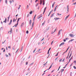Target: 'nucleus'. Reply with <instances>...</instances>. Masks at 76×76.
<instances>
[{
	"label": "nucleus",
	"instance_id": "f257e3e1",
	"mask_svg": "<svg viewBox=\"0 0 76 76\" xmlns=\"http://www.w3.org/2000/svg\"><path fill=\"white\" fill-rule=\"evenodd\" d=\"M70 37H75V35L72 34H70L69 35Z\"/></svg>",
	"mask_w": 76,
	"mask_h": 76
},
{
	"label": "nucleus",
	"instance_id": "f03ea898",
	"mask_svg": "<svg viewBox=\"0 0 76 76\" xmlns=\"http://www.w3.org/2000/svg\"><path fill=\"white\" fill-rule=\"evenodd\" d=\"M12 28H11L10 31L8 32V33L9 34L10 32V34H11V33H12Z\"/></svg>",
	"mask_w": 76,
	"mask_h": 76
},
{
	"label": "nucleus",
	"instance_id": "7ed1b4c3",
	"mask_svg": "<svg viewBox=\"0 0 76 76\" xmlns=\"http://www.w3.org/2000/svg\"><path fill=\"white\" fill-rule=\"evenodd\" d=\"M12 20L11 19L10 20V23H9L8 24L9 25H11V24H12Z\"/></svg>",
	"mask_w": 76,
	"mask_h": 76
},
{
	"label": "nucleus",
	"instance_id": "20e7f679",
	"mask_svg": "<svg viewBox=\"0 0 76 76\" xmlns=\"http://www.w3.org/2000/svg\"><path fill=\"white\" fill-rule=\"evenodd\" d=\"M12 20L11 19L10 20V23H9L8 24L9 25H11V24H12Z\"/></svg>",
	"mask_w": 76,
	"mask_h": 76
},
{
	"label": "nucleus",
	"instance_id": "39448f33",
	"mask_svg": "<svg viewBox=\"0 0 76 76\" xmlns=\"http://www.w3.org/2000/svg\"><path fill=\"white\" fill-rule=\"evenodd\" d=\"M67 12H66V13H68V12H69V10H68L69 9V5L67 6Z\"/></svg>",
	"mask_w": 76,
	"mask_h": 76
},
{
	"label": "nucleus",
	"instance_id": "423d86ee",
	"mask_svg": "<svg viewBox=\"0 0 76 76\" xmlns=\"http://www.w3.org/2000/svg\"><path fill=\"white\" fill-rule=\"evenodd\" d=\"M54 19L55 20H57L58 19H60V18H54Z\"/></svg>",
	"mask_w": 76,
	"mask_h": 76
},
{
	"label": "nucleus",
	"instance_id": "0eeeda50",
	"mask_svg": "<svg viewBox=\"0 0 76 76\" xmlns=\"http://www.w3.org/2000/svg\"><path fill=\"white\" fill-rule=\"evenodd\" d=\"M64 44V42H63V43H62L61 44L59 45V47H60V46L61 45H63Z\"/></svg>",
	"mask_w": 76,
	"mask_h": 76
},
{
	"label": "nucleus",
	"instance_id": "6e6552de",
	"mask_svg": "<svg viewBox=\"0 0 76 76\" xmlns=\"http://www.w3.org/2000/svg\"><path fill=\"white\" fill-rule=\"evenodd\" d=\"M46 9H47V7H45L44 10V11L43 13V15L44 14V13H45V10H46Z\"/></svg>",
	"mask_w": 76,
	"mask_h": 76
},
{
	"label": "nucleus",
	"instance_id": "1a4fd4ad",
	"mask_svg": "<svg viewBox=\"0 0 76 76\" xmlns=\"http://www.w3.org/2000/svg\"><path fill=\"white\" fill-rule=\"evenodd\" d=\"M7 22V19L6 18L5 19V21H4L3 22L4 23V22L5 23H6Z\"/></svg>",
	"mask_w": 76,
	"mask_h": 76
},
{
	"label": "nucleus",
	"instance_id": "9d476101",
	"mask_svg": "<svg viewBox=\"0 0 76 76\" xmlns=\"http://www.w3.org/2000/svg\"><path fill=\"white\" fill-rule=\"evenodd\" d=\"M56 3V2H54L53 3V4H52V7L53 8V7H54V4H55Z\"/></svg>",
	"mask_w": 76,
	"mask_h": 76
},
{
	"label": "nucleus",
	"instance_id": "9b49d317",
	"mask_svg": "<svg viewBox=\"0 0 76 76\" xmlns=\"http://www.w3.org/2000/svg\"><path fill=\"white\" fill-rule=\"evenodd\" d=\"M54 13H53L52 15L51 16H50V18H52L53 17V16H54Z\"/></svg>",
	"mask_w": 76,
	"mask_h": 76
},
{
	"label": "nucleus",
	"instance_id": "f8f14e48",
	"mask_svg": "<svg viewBox=\"0 0 76 76\" xmlns=\"http://www.w3.org/2000/svg\"><path fill=\"white\" fill-rule=\"evenodd\" d=\"M31 23H32V20H30V21L29 22V24H30V25H31Z\"/></svg>",
	"mask_w": 76,
	"mask_h": 76
},
{
	"label": "nucleus",
	"instance_id": "ddd939ff",
	"mask_svg": "<svg viewBox=\"0 0 76 76\" xmlns=\"http://www.w3.org/2000/svg\"><path fill=\"white\" fill-rule=\"evenodd\" d=\"M60 31H59V32H58V36H59V35H60Z\"/></svg>",
	"mask_w": 76,
	"mask_h": 76
},
{
	"label": "nucleus",
	"instance_id": "4468645a",
	"mask_svg": "<svg viewBox=\"0 0 76 76\" xmlns=\"http://www.w3.org/2000/svg\"><path fill=\"white\" fill-rule=\"evenodd\" d=\"M18 23H17V24H15L14 26H15V27H17V26H18Z\"/></svg>",
	"mask_w": 76,
	"mask_h": 76
},
{
	"label": "nucleus",
	"instance_id": "2eb2a0df",
	"mask_svg": "<svg viewBox=\"0 0 76 76\" xmlns=\"http://www.w3.org/2000/svg\"><path fill=\"white\" fill-rule=\"evenodd\" d=\"M50 28V27H48L46 29V31H48Z\"/></svg>",
	"mask_w": 76,
	"mask_h": 76
},
{
	"label": "nucleus",
	"instance_id": "dca6fc26",
	"mask_svg": "<svg viewBox=\"0 0 76 76\" xmlns=\"http://www.w3.org/2000/svg\"><path fill=\"white\" fill-rule=\"evenodd\" d=\"M42 1L43 3V5L44 6V4H45V1H44V0H43Z\"/></svg>",
	"mask_w": 76,
	"mask_h": 76
},
{
	"label": "nucleus",
	"instance_id": "f3484780",
	"mask_svg": "<svg viewBox=\"0 0 76 76\" xmlns=\"http://www.w3.org/2000/svg\"><path fill=\"white\" fill-rule=\"evenodd\" d=\"M36 17V14L35 15L34 17V18H33V21H34V20H35V17Z\"/></svg>",
	"mask_w": 76,
	"mask_h": 76
},
{
	"label": "nucleus",
	"instance_id": "a211bd4d",
	"mask_svg": "<svg viewBox=\"0 0 76 76\" xmlns=\"http://www.w3.org/2000/svg\"><path fill=\"white\" fill-rule=\"evenodd\" d=\"M57 6L58 5H57L55 7L54 12H56V9H57Z\"/></svg>",
	"mask_w": 76,
	"mask_h": 76
},
{
	"label": "nucleus",
	"instance_id": "6ab92c4d",
	"mask_svg": "<svg viewBox=\"0 0 76 76\" xmlns=\"http://www.w3.org/2000/svg\"><path fill=\"white\" fill-rule=\"evenodd\" d=\"M34 21L32 23V28L33 27V26H34Z\"/></svg>",
	"mask_w": 76,
	"mask_h": 76
},
{
	"label": "nucleus",
	"instance_id": "aec40b11",
	"mask_svg": "<svg viewBox=\"0 0 76 76\" xmlns=\"http://www.w3.org/2000/svg\"><path fill=\"white\" fill-rule=\"evenodd\" d=\"M24 23H23L21 25V26H23V25H24Z\"/></svg>",
	"mask_w": 76,
	"mask_h": 76
},
{
	"label": "nucleus",
	"instance_id": "412c9836",
	"mask_svg": "<svg viewBox=\"0 0 76 76\" xmlns=\"http://www.w3.org/2000/svg\"><path fill=\"white\" fill-rule=\"evenodd\" d=\"M69 34H66V38H68V37H69Z\"/></svg>",
	"mask_w": 76,
	"mask_h": 76
},
{
	"label": "nucleus",
	"instance_id": "4be33fe9",
	"mask_svg": "<svg viewBox=\"0 0 76 76\" xmlns=\"http://www.w3.org/2000/svg\"><path fill=\"white\" fill-rule=\"evenodd\" d=\"M51 67H52V65H51L50 66V67L48 69V70H50V69H51Z\"/></svg>",
	"mask_w": 76,
	"mask_h": 76
},
{
	"label": "nucleus",
	"instance_id": "5701e85b",
	"mask_svg": "<svg viewBox=\"0 0 76 76\" xmlns=\"http://www.w3.org/2000/svg\"><path fill=\"white\" fill-rule=\"evenodd\" d=\"M69 15H68L67 16L66 18H65V19L66 20L67 19V18H68L69 17Z\"/></svg>",
	"mask_w": 76,
	"mask_h": 76
},
{
	"label": "nucleus",
	"instance_id": "b1692460",
	"mask_svg": "<svg viewBox=\"0 0 76 76\" xmlns=\"http://www.w3.org/2000/svg\"><path fill=\"white\" fill-rule=\"evenodd\" d=\"M23 46H22L21 49V51L20 52H22V50H23Z\"/></svg>",
	"mask_w": 76,
	"mask_h": 76
},
{
	"label": "nucleus",
	"instance_id": "393cba45",
	"mask_svg": "<svg viewBox=\"0 0 76 76\" xmlns=\"http://www.w3.org/2000/svg\"><path fill=\"white\" fill-rule=\"evenodd\" d=\"M64 70V69H62L61 70V73H62V72H63Z\"/></svg>",
	"mask_w": 76,
	"mask_h": 76
},
{
	"label": "nucleus",
	"instance_id": "a878e982",
	"mask_svg": "<svg viewBox=\"0 0 76 76\" xmlns=\"http://www.w3.org/2000/svg\"><path fill=\"white\" fill-rule=\"evenodd\" d=\"M40 4H42V0H41L40 1Z\"/></svg>",
	"mask_w": 76,
	"mask_h": 76
},
{
	"label": "nucleus",
	"instance_id": "bb28decb",
	"mask_svg": "<svg viewBox=\"0 0 76 76\" xmlns=\"http://www.w3.org/2000/svg\"><path fill=\"white\" fill-rule=\"evenodd\" d=\"M32 11H31L30 12H29V14H30V15H31V14H32Z\"/></svg>",
	"mask_w": 76,
	"mask_h": 76
},
{
	"label": "nucleus",
	"instance_id": "cd10ccee",
	"mask_svg": "<svg viewBox=\"0 0 76 76\" xmlns=\"http://www.w3.org/2000/svg\"><path fill=\"white\" fill-rule=\"evenodd\" d=\"M25 58H23V60L22 61V62H23L24 61V60H25Z\"/></svg>",
	"mask_w": 76,
	"mask_h": 76
},
{
	"label": "nucleus",
	"instance_id": "c85d7f7f",
	"mask_svg": "<svg viewBox=\"0 0 76 76\" xmlns=\"http://www.w3.org/2000/svg\"><path fill=\"white\" fill-rule=\"evenodd\" d=\"M72 59V57H71V58L69 59V62L68 63H69V62H70V60H71V59Z\"/></svg>",
	"mask_w": 76,
	"mask_h": 76
},
{
	"label": "nucleus",
	"instance_id": "c756f323",
	"mask_svg": "<svg viewBox=\"0 0 76 76\" xmlns=\"http://www.w3.org/2000/svg\"><path fill=\"white\" fill-rule=\"evenodd\" d=\"M9 2L10 3V4H11V3H12V1L11 0H10L9 1Z\"/></svg>",
	"mask_w": 76,
	"mask_h": 76
},
{
	"label": "nucleus",
	"instance_id": "7c9ffc66",
	"mask_svg": "<svg viewBox=\"0 0 76 76\" xmlns=\"http://www.w3.org/2000/svg\"><path fill=\"white\" fill-rule=\"evenodd\" d=\"M5 3L6 4H7V0H5Z\"/></svg>",
	"mask_w": 76,
	"mask_h": 76
},
{
	"label": "nucleus",
	"instance_id": "2f4dec72",
	"mask_svg": "<svg viewBox=\"0 0 76 76\" xmlns=\"http://www.w3.org/2000/svg\"><path fill=\"white\" fill-rule=\"evenodd\" d=\"M57 15H58V16H60V15H61V14H59V13H58L57 14Z\"/></svg>",
	"mask_w": 76,
	"mask_h": 76
},
{
	"label": "nucleus",
	"instance_id": "473e14b6",
	"mask_svg": "<svg viewBox=\"0 0 76 76\" xmlns=\"http://www.w3.org/2000/svg\"><path fill=\"white\" fill-rule=\"evenodd\" d=\"M74 39H72L70 40V41L72 42V41H74Z\"/></svg>",
	"mask_w": 76,
	"mask_h": 76
},
{
	"label": "nucleus",
	"instance_id": "72a5a7b5",
	"mask_svg": "<svg viewBox=\"0 0 76 76\" xmlns=\"http://www.w3.org/2000/svg\"><path fill=\"white\" fill-rule=\"evenodd\" d=\"M28 33H29V31H28L27 30L26 31V33L28 34Z\"/></svg>",
	"mask_w": 76,
	"mask_h": 76
},
{
	"label": "nucleus",
	"instance_id": "f704fd0d",
	"mask_svg": "<svg viewBox=\"0 0 76 76\" xmlns=\"http://www.w3.org/2000/svg\"><path fill=\"white\" fill-rule=\"evenodd\" d=\"M73 68H74V69H76V66H73Z\"/></svg>",
	"mask_w": 76,
	"mask_h": 76
},
{
	"label": "nucleus",
	"instance_id": "c9c22d12",
	"mask_svg": "<svg viewBox=\"0 0 76 76\" xmlns=\"http://www.w3.org/2000/svg\"><path fill=\"white\" fill-rule=\"evenodd\" d=\"M38 6V3H37V4L36 5V7H37Z\"/></svg>",
	"mask_w": 76,
	"mask_h": 76
},
{
	"label": "nucleus",
	"instance_id": "e433bc0d",
	"mask_svg": "<svg viewBox=\"0 0 76 76\" xmlns=\"http://www.w3.org/2000/svg\"><path fill=\"white\" fill-rule=\"evenodd\" d=\"M57 29V28H56V29L54 31L53 33L54 32H56V30Z\"/></svg>",
	"mask_w": 76,
	"mask_h": 76
},
{
	"label": "nucleus",
	"instance_id": "4c0bfd02",
	"mask_svg": "<svg viewBox=\"0 0 76 76\" xmlns=\"http://www.w3.org/2000/svg\"><path fill=\"white\" fill-rule=\"evenodd\" d=\"M5 56H6V57H9V55H7V54H6Z\"/></svg>",
	"mask_w": 76,
	"mask_h": 76
},
{
	"label": "nucleus",
	"instance_id": "58836bf2",
	"mask_svg": "<svg viewBox=\"0 0 76 76\" xmlns=\"http://www.w3.org/2000/svg\"><path fill=\"white\" fill-rule=\"evenodd\" d=\"M44 24H45V23H42V26H43L44 25Z\"/></svg>",
	"mask_w": 76,
	"mask_h": 76
},
{
	"label": "nucleus",
	"instance_id": "ea45409f",
	"mask_svg": "<svg viewBox=\"0 0 76 76\" xmlns=\"http://www.w3.org/2000/svg\"><path fill=\"white\" fill-rule=\"evenodd\" d=\"M42 14H41L39 16L40 17H41V18H42Z\"/></svg>",
	"mask_w": 76,
	"mask_h": 76
},
{
	"label": "nucleus",
	"instance_id": "a19ab883",
	"mask_svg": "<svg viewBox=\"0 0 76 76\" xmlns=\"http://www.w3.org/2000/svg\"><path fill=\"white\" fill-rule=\"evenodd\" d=\"M40 50H41V49H39V50H38L37 52H39V51H40Z\"/></svg>",
	"mask_w": 76,
	"mask_h": 76
},
{
	"label": "nucleus",
	"instance_id": "79ce46f5",
	"mask_svg": "<svg viewBox=\"0 0 76 76\" xmlns=\"http://www.w3.org/2000/svg\"><path fill=\"white\" fill-rule=\"evenodd\" d=\"M10 15L9 16V17H7L8 19H9V18H10Z\"/></svg>",
	"mask_w": 76,
	"mask_h": 76
},
{
	"label": "nucleus",
	"instance_id": "37998d69",
	"mask_svg": "<svg viewBox=\"0 0 76 76\" xmlns=\"http://www.w3.org/2000/svg\"><path fill=\"white\" fill-rule=\"evenodd\" d=\"M67 50H66V51L65 52H64V54H65V53H66L67 52Z\"/></svg>",
	"mask_w": 76,
	"mask_h": 76
},
{
	"label": "nucleus",
	"instance_id": "c03bdc74",
	"mask_svg": "<svg viewBox=\"0 0 76 76\" xmlns=\"http://www.w3.org/2000/svg\"><path fill=\"white\" fill-rule=\"evenodd\" d=\"M66 39H64V42H66Z\"/></svg>",
	"mask_w": 76,
	"mask_h": 76
},
{
	"label": "nucleus",
	"instance_id": "a18cd8bd",
	"mask_svg": "<svg viewBox=\"0 0 76 76\" xmlns=\"http://www.w3.org/2000/svg\"><path fill=\"white\" fill-rule=\"evenodd\" d=\"M71 56H72V52H71V53L70 54V55L69 56V57H71Z\"/></svg>",
	"mask_w": 76,
	"mask_h": 76
},
{
	"label": "nucleus",
	"instance_id": "49530a36",
	"mask_svg": "<svg viewBox=\"0 0 76 76\" xmlns=\"http://www.w3.org/2000/svg\"><path fill=\"white\" fill-rule=\"evenodd\" d=\"M34 64V63H32L30 65H29V66H31V65H32Z\"/></svg>",
	"mask_w": 76,
	"mask_h": 76
},
{
	"label": "nucleus",
	"instance_id": "de8ad7c7",
	"mask_svg": "<svg viewBox=\"0 0 76 76\" xmlns=\"http://www.w3.org/2000/svg\"><path fill=\"white\" fill-rule=\"evenodd\" d=\"M19 21V19H18V20H17V23H18V22Z\"/></svg>",
	"mask_w": 76,
	"mask_h": 76
},
{
	"label": "nucleus",
	"instance_id": "09e8293b",
	"mask_svg": "<svg viewBox=\"0 0 76 76\" xmlns=\"http://www.w3.org/2000/svg\"><path fill=\"white\" fill-rule=\"evenodd\" d=\"M53 42H54V41H52L51 43V45H52L53 44Z\"/></svg>",
	"mask_w": 76,
	"mask_h": 76
},
{
	"label": "nucleus",
	"instance_id": "8fccbe9b",
	"mask_svg": "<svg viewBox=\"0 0 76 76\" xmlns=\"http://www.w3.org/2000/svg\"><path fill=\"white\" fill-rule=\"evenodd\" d=\"M61 61H62V59H61L60 60H59V62H61Z\"/></svg>",
	"mask_w": 76,
	"mask_h": 76
},
{
	"label": "nucleus",
	"instance_id": "3c124183",
	"mask_svg": "<svg viewBox=\"0 0 76 76\" xmlns=\"http://www.w3.org/2000/svg\"><path fill=\"white\" fill-rule=\"evenodd\" d=\"M44 38H43L41 40V41H43L44 40Z\"/></svg>",
	"mask_w": 76,
	"mask_h": 76
},
{
	"label": "nucleus",
	"instance_id": "603ef678",
	"mask_svg": "<svg viewBox=\"0 0 76 76\" xmlns=\"http://www.w3.org/2000/svg\"><path fill=\"white\" fill-rule=\"evenodd\" d=\"M28 16H29V14H28L27 16V18H28Z\"/></svg>",
	"mask_w": 76,
	"mask_h": 76
},
{
	"label": "nucleus",
	"instance_id": "864d4df0",
	"mask_svg": "<svg viewBox=\"0 0 76 76\" xmlns=\"http://www.w3.org/2000/svg\"><path fill=\"white\" fill-rule=\"evenodd\" d=\"M5 52V49H4V50L3 51V53H4Z\"/></svg>",
	"mask_w": 76,
	"mask_h": 76
},
{
	"label": "nucleus",
	"instance_id": "5fc2aeb1",
	"mask_svg": "<svg viewBox=\"0 0 76 76\" xmlns=\"http://www.w3.org/2000/svg\"><path fill=\"white\" fill-rule=\"evenodd\" d=\"M28 7H29V6L28 5H27V9L28 8Z\"/></svg>",
	"mask_w": 76,
	"mask_h": 76
},
{
	"label": "nucleus",
	"instance_id": "6e6d98bb",
	"mask_svg": "<svg viewBox=\"0 0 76 76\" xmlns=\"http://www.w3.org/2000/svg\"><path fill=\"white\" fill-rule=\"evenodd\" d=\"M72 72H71L70 73V75L72 76Z\"/></svg>",
	"mask_w": 76,
	"mask_h": 76
},
{
	"label": "nucleus",
	"instance_id": "4d7b16f0",
	"mask_svg": "<svg viewBox=\"0 0 76 76\" xmlns=\"http://www.w3.org/2000/svg\"><path fill=\"white\" fill-rule=\"evenodd\" d=\"M69 48H70V47H69L67 49V51H68V50H69Z\"/></svg>",
	"mask_w": 76,
	"mask_h": 76
},
{
	"label": "nucleus",
	"instance_id": "13d9d810",
	"mask_svg": "<svg viewBox=\"0 0 76 76\" xmlns=\"http://www.w3.org/2000/svg\"><path fill=\"white\" fill-rule=\"evenodd\" d=\"M58 57L57 58H56V59H55V60L56 61L57 60V58H58Z\"/></svg>",
	"mask_w": 76,
	"mask_h": 76
},
{
	"label": "nucleus",
	"instance_id": "bf43d9fd",
	"mask_svg": "<svg viewBox=\"0 0 76 76\" xmlns=\"http://www.w3.org/2000/svg\"><path fill=\"white\" fill-rule=\"evenodd\" d=\"M46 65V63H45L43 64V66H45Z\"/></svg>",
	"mask_w": 76,
	"mask_h": 76
},
{
	"label": "nucleus",
	"instance_id": "052dcab7",
	"mask_svg": "<svg viewBox=\"0 0 76 76\" xmlns=\"http://www.w3.org/2000/svg\"><path fill=\"white\" fill-rule=\"evenodd\" d=\"M73 4H74L75 5V4H76V2L74 3L73 4H72V5H73Z\"/></svg>",
	"mask_w": 76,
	"mask_h": 76
},
{
	"label": "nucleus",
	"instance_id": "680f3d73",
	"mask_svg": "<svg viewBox=\"0 0 76 76\" xmlns=\"http://www.w3.org/2000/svg\"><path fill=\"white\" fill-rule=\"evenodd\" d=\"M41 18V17H38V19H40V18Z\"/></svg>",
	"mask_w": 76,
	"mask_h": 76
},
{
	"label": "nucleus",
	"instance_id": "e2e57ef3",
	"mask_svg": "<svg viewBox=\"0 0 76 76\" xmlns=\"http://www.w3.org/2000/svg\"><path fill=\"white\" fill-rule=\"evenodd\" d=\"M26 65H28V62H26Z\"/></svg>",
	"mask_w": 76,
	"mask_h": 76
},
{
	"label": "nucleus",
	"instance_id": "0e129e2a",
	"mask_svg": "<svg viewBox=\"0 0 76 76\" xmlns=\"http://www.w3.org/2000/svg\"><path fill=\"white\" fill-rule=\"evenodd\" d=\"M64 59H65V58H64V59L62 61H64Z\"/></svg>",
	"mask_w": 76,
	"mask_h": 76
},
{
	"label": "nucleus",
	"instance_id": "69168bd1",
	"mask_svg": "<svg viewBox=\"0 0 76 76\" xmlns=\"http://www.w3.org/2000/svg\"><path fill=\"white\" fill-rule=\"evenodd\" d=\"M13 22H15V18H14L13 20Z\"/></svg>",
	"mask_w": 76,
	"mask_h": 76
},
{
	"label": "nucleus",
	"instance_id": "338daca9",
	"mask_svg": "<svg viewBox=\"0 0 76 76\" xmlns=\"http://www.w3.org/2000/svg\"><path fill=\"white\" fill-rule=\"evenodd\" d=\"M74 62L75 63H76V61H74Z\"/></svg>",
	"mask_w": 76,
	"mask_h": 76
},
{
	"label": "nucleus",
	"instance_id": "774afa93",
	"mask_svg": "<svg viewBox=\"0 0 76 76\" xmlns=\"http://www.w3.org/2000/svg\"><path fill=\"white\" fill-rule=\"evenodd\" d=\"M8 48H10V46H8Z\"/></svg>",
	"mask_w": 76,
	"mask_h": 76
}]
</instances>
